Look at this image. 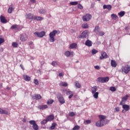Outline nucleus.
Here are the masks:
<instances>
[{"label": "nucleus", "instance_id": "0eeeda50", "mask_svg": "<svg viewBox=\"0 0 130 130\" xmlns=\"http://www.w3.org/2000/svg\"><path fill=\"white\" fill-rule=\"evenodd\" d=\"M92 16L90 14H87L85 16L82 17L84 21H88L91 19Z\"/></svg>", "mask_w": 130, "mask_h": 130}, {"label": "nucleus", "instance_id": "49530a36", "mask_svg": "<svg viewBox=\"0 0 130 130\" xmlns=\"http://www.w3.org/2000/svg\"><path fill=\"white\" fill-rule=\"evenodd\" d=\"M97 35H99L100 36H104V35H105V32L103 31H100L99 32V34H97Z\"/></svg>", "mask_w": 130, "mask_h": 130}, {"label": "nucleus", "instance_id": "f257e3e1", "mask_svg": "<svg viewBox=\"0 0 130 130\" xmlns=\"http://www.w3.org/2000/svg\"><path fill=\"white\" fill-rule=\"evenodd\" d=\"M110 80L109 77H99L97 78V82L101 83L108 82Z\"/></svg>", "mask_w": 130, "mask_h": 130}, {"label": "nucleus", "instance_id": "2f4dec72", "mask_svg": "<svg viewBox=\"0 0 130 130\" xmlns=\"http://www.w3.org/2000/svg\"><path fill=\"white\" fill-rule=\"evenodd\" d=\"M53 103H54V100L52 99H50L48 100V102H47V104H48V105H52Z\"/></svg>", "mask_w": 130, "mask_h": 130}, {"label": "nucleus", "instance_id": "9d476101", "mask_svg": "<svg viewBox=\"0 0 130 130\" xmlns=\"http://www.w3.org/2000/svg\"><path fill=\"white\" fill-rule=\"evenodd\" d=\"M28 38L27 36L26 35V34L23 33L20 35V41H26Z\"/></svg>", "mask_w": 130, "mask_h": 130}, {"label": "nucleus", "instance_id": "f8f14e48", "mask_svg": "<svg viewBox=\"0 0 130 130\" xmlns=\"http://www.w3.org/2000/svg\"><path fill=\"white\" fill-rule=\"evenodd\" d=\"M122 109L125 110L126 112H127L130 109V106L128 105L124 104L122 105Z\"/></svg>", "mask_w": 130, "mask_h": 130}, {"label": "nucleus", "instance_id": "473e14b6", "mask_svg": "<svg viewBox=\"0 0 130 130\" xmlns=\"http://www.w3.org/2000/svg\"><path fill=\"white\" fill-rule=\"evenodd\" d=\"M71 53L69 51H67L64 52V55L67 56V57H69L70 56Z\"/></svg>", "mask_w": 130, "mask_h": 130}, {"label": "nucleus", "instance_id": "f03ea898", "mask_svg": "<svg viewBox=\"0 0 130 130\" xmlns=\"http://www.w3.org/2000/svg\"><path fill=\"white\" fill-rule=\"evenodd\" d=\"M57 33V31L56 30H54L53 31L50 32V34L49 35L50 36V42H54L55 39L54 37Z\"/></svg>", "mask_w": 130, "mask_h": 130}, {"label": "nucleus", "instance_id": "8fccbe9b", "mask_svg": "<svg viewBox=\"0 0 130 130\" xmlns=\"http://www.w3.org/2000/svg\"><path fill=\"white\" fill-rule=\"evenodd\" d=\"M67 94L68 95H72V94H73V92L71 91H67Z\"/></svg>", "mask_w": 130, "mask_h": 130}, {"label": "nucleus", "instance_id": "0e129e2a", "mask_svg": "<svg viewBox=\"0 0 130 130\" xmlns=\"http://www.w3.org/2000/svg\"><path fill=\"white\" fill-rule=\"evenodd\" d=\"M63 76V73H59V77H62Z\"/></svg>", "mask_w": 130, "mask_h": 130}, {"label": "nucleus", "instance_id": "bf43d9fd", "mask_svg": "<svg viewBox=\"0 0 130 130\" xmlns=\"http://www.w3.org/2000/svg\"><path fill=\"white\" fill-rule=\"evenodd\" d=\"M17 27V25H13L12 26L11 28L12 29H15Z\"/></svg>", "mask_w": 130, "mask_h": 130}, {"label": "nucleus", "instance_id": "7c9ffc66", "mask_svg": "<svg viewBox=\"0 0 130 130\" xmlns=\"http://www.w3.org/2000/svg\"><path fill=\"white\" fill-rule=\"evenodd\" d=\"M39 12L41 14H45L47 12V10L46 9H41Z\"/></svg>", "mask_w": 130, "mask_h": 130}, {"label": "nucleus", "instance_id": "5701e85b", "mask_svg": "<svg viewBox=\"0 0 130 130\" xmlns=\"http://www.w3.org/2000/svg\"><path fill=\"white\" fill-rule=\"evenodd\" d=\"M77 44L76 43H73L72 44H71L70 46H69V48L70 49H73V48H75L77 46Z\"/></svg>", "mask_w": 130, "mask_h": 130}, {"label": "nucleus", "instance_id": "7ed1b4c3", "mask_svg": "<svg viewBox=\"0 0 130 130\" xmlns=\"http://www.w3.org/2000/svg\"><path fill=\"white\" fill-rule=\"evenodd\" d=\"M57 99H58L60 104L63 105L65 103L64 99L61 93H58V94H57Z\"/></svg>", "mask_w": 130, "mask_h": 130}, {"label": "nucleus", "instance_id": "a18cd8bd", "mask_svg": "<svg viewBox=\"0 0 130 130\" xmlns=\"http://www.w3.org/2000/svg\"><path fill=\"white\" fill-rule=\"evenodd\" d=\"M119 111H120V108H119V107H115V108H114V112H115V113H118V112H119Z\"/></svg>", "mask_w": 130, "mask_h": 130}, {"label": "nucleus", "instance_id": "c85d7f7f", "mask_svg": "<svg viewBox=\"0 0 130 130\" xmlns=\"http://www.w3.org/2000/svg\"><path fill=\"white\" fill-rule=\"evenodd\" d=\"M75 87L77 88H81V85L79 83L78 81H76L75 82Z\"/></svg>", "mask_w": 130, "mask_h": 130}, {"label": "nucleus", "instance_id": "423d86ee", "mask_svg": "<svg viewBox=\"0 0 130 130\" xmlns=\"http://www.w3.org/2000/svg\"><path fill=\"white\" fill-rule=\"evenodd\" d=\"M88 34V31L87 30H84L83 32H82L80 35H79L78 37V39H80V38H82V39H84V38H86V36Z\"/></svg>", "mask_w": 130, "mask_h": 130}, {"label": "nucleus", "instance_id": "393cba45", "mask_svg": "<svg viewBox=\"0 0 130 130\" xmlns=\"http://www.w3.org/2000/svg\"><path fill=\"white\" fill-rule=\"evenodd\" d=\"M93 97L95 99H98V98H99V92H95L93 93Z\"/></svg>", "mask_w": 130, "mask_h": 130}, {"label": "nucleus", "instance_id": "69168bd1", "mask_svg": "<svg viewBox=\"0 0 130 130\" xmlns=\"http://www.w3.org/2000/svg\"><path fill=\"white\" fill-rule=\"evenodd\" d=\"M20 68H21V69H22V70L24 71V68L22 64H20Z\"/></svg>", "mask_w": 130, "mask_h": 130}, {"label": "nucleus", "instance_id": "6e6552de", "mask_svg": "<svg viewBox=\"0 0 130 130\" xmlns=\"http://www.w3.org/2000/svg\"><path fill=\"white\" fill-rule=\"evenodd\" d=\"M122 71L125 74H127L130 72V66L129 65H126L125 67H123L122 69Z\"/></svg>", "mask_w": 130, "mask_h": 130}, {"label": "nucleus", "instance_id": "c03bdc74", "mask_svg": "<svg viewBox=\"0 0 130 130\" xmlns=\"http://www.w3.org/2000/svg\"><path fill=\"white\" fill-rule=\"evenodd\" d=\"M91 123V120H86L85 121H84V124L85 125H88V124H89Z\"/></svg>", "mask_w": 130, "mask_h": 130}, {"label": "nucleus", "instance_id": "f704fd0d", "mask_svg": "<svg viewBox=\"0 0 130 130\" xmlns=\"http://www.w3.org/2000/svg\"><path fill=\"white\" fill-rule=\"evenodd\" d=\"M128 97V95H125V96H124L122 98L121 101H122V102H124V103H125L126 102V101L127 100V98Z\"/></svg>", "mask_w": 130, "mask_h": 130}, {"label": "nucleus", "instance_id": "20e7f679", "mask_svg": "<svg viewBox=\"0 0 130 130\" xmlns=\"http://www.w3.org/2000/svg\"><path fill=\"white\" fill-rule=\"evenodd\" d=\"M108 123L107 122H105V121L99 120L96 122L95 125L97 127H101L104 126L105 124H107Z\"/></svg>", "mask_w": 130, "mask_h": 130}, {"label": "nucleus", "instance_id": "6ab92c4d", "mask_svg": "<svg viewBox=\"0 0 130 130\" xmlns=\"http://www.w3.org/2000/svg\"><path fill=\"white\" fill-rule=\"evenodd\" d=\"M112 8V6L110 5H104L103 6V9H107L109 11L111 10Z\"/></svg>", "mask_w": 130, "mask_h": 130}, {"label": "nucleus", "instance_id": "680f3d73", "mask_svg": "<svg viewBox=\"0 0 130 130\" xmlns=\"http://www.w3.org/2000/svg\"><path fill=\"white\" fill-rule=\"evenodd\" d=\"M26 119H25V116H24V118H23L22 119V122L25 123V122H26Z\"/></svg>", "mask_w": 130, "mask_h": 130}, {"label": "nucleus", "instance_id": "4c0bfd02", "mask_svg": "<svg viewBox=\"0 0 130 130\" xmlns=\"http://www.w3.org/2000/svg\"><path fill=\"white\" fill-rule=\"evenodd\" d=\"M98 51L95 50V49H93L91 50V54H96V53H98Z\"/></svg>", "mask_w": 130, "mask_h": 130}, {"label": "nucleus", "instance_id": "ea45409f", "mask_svg": "<svg viewBox=\"0 0 130 130\" xmlns=\"http://www.w3.org/2000/svg\"><path fill=\"white\" fill-rule=\"evenodd\" d=\"M61 85L63 87H67L68 86V84L66 82H61Z\"/></svg>", "mask_w": 130, "mask_h": 130}, {"label": "nucleus", "instance_id": "aec40b11", "mask_svg": "<svg viewBox=\"0 0 130 130\" xmlns=\"http://www.w3.org/2000/svg\"><path fill=\"white\" fill-rule=\"evenodd\" d=\"M97 91V86H93L91 87V93L92 94H94Z\"/></svg>", "mask_w": 130, "mask_h": 130}, {"label": "nucleus", "instance_id": "79ce46f5", "mask_svg": "<svg viewBox=\"0 0 130 130\" xmlns=\"http://www.w3.org/2000/svg\"><path fill=\"white\" fill-rule=\"evenodd\" d=\"M29 123L30 125H34L36 123V121L34 120H31L29 121Z\"/></svg>", "mask_w": 130, "mask_h": 130}, {"label": "nucleus", "instance_id": "3c124183", "mask_svg": "<svg viewBox=\"0 0 130 130\" xmlns=\"http://www.w3.org/2000/svg\"><path fill=\"white\" fill-rule=\"evenodd\" d=\"M18 44L17 43L15 42H13L12 43V46H13V47H18Z\"/></svg>", "mask_w": 130, "mask_h": 130}, {"label": "nucleus", "instance_id": "864d4df0", "mask_svg": "<svg viewBox=\"0 0 130 130\" xmlns=\"http://www.w3.org/2000/svg\"><path fill=\"white\" fill-rule=\"evenodd\" d=\"M8 12L9 13H11L13 11V8L12 7H10L9 9H8Z\"/></svg>", "mask_w": 130, "mask_h": 130}, {"label": "nucleus", "instance_id": "b1692460", "mask_svg": "<svg viewBox=\"0 0 130 130\" xmlns=\"http://www.w3.org/2000/svg\"><path fill=\"white\" fill-rule=\"evenodd\" d=\"M23 78L25 81H30L31 80V78L27 75L23 76Z\"/></svg>", "mask_w": 130, "mask_h": 130}, {"label": "nucleus", "instance_id": "9b49d317", "mask_svg": "<svg viewBox=\"0 0 130 130\" xmlns=\"http://www.w3.org/2000/svg\"><path fill=\"white\" fill-rule=\"evenodd\" d=\"M42 98L41 95L39 94H35V96H32V100H36V101H39L41 100V99Z\"/></svg>", "mask_w": 130, "mask_h": 130}, {"label": "nucleus", "instance_id": "1a4fd4ad", "mask_svg": "<svg viewBox=\"0 0 130 130\" xmlns=\"http://www.w3.org/2000/svg\"><path fill=\"white\" fill-rule=\"evenodd\" d=\"M107 118L106 116L100 115H99V118L100 121H104L105 122H109V120L108 119H106Z\"/></svg>", "mask_w": 130, "mask_h": 130}, {"label": "nucleus", "instance_id": "58836bf2", "mask_svg": "<svg viewBox=\"0 0 130 130\" xmlns=\"http://www.w3.org/2000/svg\"><path fill=\"white\" fill-rule=\"evenodd\" d=\"M81 26L83 28H87L89 27V25L87 23H85V24H82Z\"/></svg>", "mask_w": 130, "mask_h": 130}, {"label": "nucleus", "instance_id": "13d9d810", "mask_svg": "<svg viewBox=\"0 0 130 130\" xmlns=\"http://www.w3.org/2000/svg\"><path fill=\"white\" fill-rule=\"evenodd\" d=\"M8 113V112L6 110H3V112H2V114H6L7 115Z\"/></svg>", "mask_w": 130, "mask_h": 130}, {"label": "nucleus", "instance_id": "c9c22d12", "mask_svg": "<svg viewBox=\"0 0 130 130\" xmlns=\"http://www.w3.org/2000/svg\"><path fill=\"white\" fill-rule=\"evenodd\" d=\"M110 90L112 92H115L117 89L115 87L111 86L110 87Z\"/></svg>", "mask_w": 130, "mask_h": 130}, {"label": "nucleus", "instance_id": "774afa93", "mask_svg": "<svg viewBox=\"0 0 130 130\" xmlns=\"http://www.w3.org/2000/svg\"><path fill=\"white\" fill-rule=\"evenodd\" d=\"M0 51L1 52H3L4 51V49L3 48H1Z\"/></svg>", "mask_w": 130, "mask_h": 130}, {"label": "nucleus", "instance_id": "2eb2a0df", "mask_svg": "<svg viewBox=\"0 0 130 130\" xmlns=\"http://www.w3.org/2000/svg\"><path fill=\"white\" fill-rule=\"evenodd\" d=\"M48 108V106L47 105H40L39 107H38V108L39 109L41 110H44Z\"/></svg>", "mask_w": 130, "mask_h": 130}, {"label": "nucleus", "instance_id": "de8ad7c7", "mask_svg": "<svg viewBox=\"0 0 130 130\" xmlns=\"http://www.w3.org/2000/svg\"><path fill=\"white\" fill-rule=\"evenodd\" d=\"M5 42V39L4 38H0V45Z\"/></svg>", "mask_w": 130, "mask_h": 130}, {"label": "nucleus", "instance_id": "cd10ccee", "mask_svg": "<svg viewBox=\"0 0 130 130\" xmlns=\"http://www.w3.org/2000/svg\"><path fill=\"white\" fill-rule=\"evenodd\" d=\"M32 128H34V130H38L39 129V127L38 125L36 123V124L32 125Z\"/></svg>", "mask_w": 130, "mask_h": 130}, {"label": "nucleus", "instance_id": "a19ab883", "mask_svg": "<svg viewBox=\"0 0 130 130\" xmlns=\"http://www.w3.org/2000/svg\"><path fill=\"white\" fill-rule=\"evenodd\" d=\"M111 18L114 19H116L117 18H118V16L116 14H111Z\"/></svg>", "mask_w": 130, "mask_h": 130}, {"label": "nucleus", "instance_id": "e433bc0d", "mask_svg": "<svg viewBox=\"0 0 130 130\" xmlns=\"http://www.w3.org/2000/svg\"><path fill=\"white\" fill-rule=\"evenodd\" d=\"M78 4V2H71L70 3V5H72V6H76Z\"/></svg>", "mask_w": 130, "mask_h": 130}, {"label": "nucleus", "instance_id": "5fc2aeb1", "mask_svg": "<svg viewBox=\"0 0 130 130\" xmlns=\"http://www.w3.org/2000/svg\"><path fill=\"white\" fill-rule=\"evenodd\" d=\"M75 115V114L74 112H71L70 113V114H69V116H70V117H73V116H74Z\"/></svg>", "mask_w": 130, "mask_h": 130}, {"label": "nucleus", "instance_id": "a211bd4d", "mask_svg": "<svg viewBox=\"0 0 130 130\" xmlns=\"http://www.w3.org/2000/svg\"><path fill=\"white\" fill-rule=\"evenodd\" d=\"M100 31L101 29L99 26H95L93 29V32H95L96 35L99 34Z\"/></svg>", "mask_w": 130, "mask_h": 130}, {"label": "nucleus", "instance_id": "72a5a7b5", "mask_svg": "<svg viewBox=\"0 0 130 130\" xmlns=\"http://www.w3.org/2000/svg\"><path fill=\"white\" fill-rule=\"evenodd\" d=\"M80 129V126L79 125H76L73 127L72 130H79Z\"/></svg>", "mask_w": 130, "mask_h": 130}, {"label": "nucleus", "instance_id": "c756f323", "mask_svg": "<svg viewBox=\"0 0 130 130\" xmlns=\"http://www.w3.org/2000/svg\"><path fill=\"white\" fill-rule=\"evenodd\" d=\"M56 125V123L54 122V123H52V126H51L50 127V129H51V130L54 129V128H55Z\"/></svg>", "mask_w": 130, "mask_h": 130}, {"label": "nucleus", "instance_id": "4468645a", "mask_svg": "<svg viewBox=\"0 0 130 130\" xmlns=\"http://www.w3.org/2000/svg\"><path fill=\"white\" fill-rule=\"evenodd\" d=\"M108 56L107 55V53L104 52L101 54V56L100 57V59H104V58H108Z\"/></svg>", "mask_w": 130, "mask_h": 130}, {"label": "nucleus", "instance_id": "4d7b16f0", "mask_svg": "<svg viewBox=\"0 0 130 130\" xmlns=\"http://www.w3.org/2000/svg\"><path fill=\"white\" fill-rule=\"evenodd\" d=\"M78 8L80 9H83V7L80 4H79L78 5Z\"/></svg>", "mask_w": 130, "mask_h": 130}, {"label": "nucleus", "instance_id": "603ef678", "mask_svg": "<svg viewBox=\"0 0 130 130\" xmlns=\"http://www.w3.org/2000/svg\"><path fill=\"white\" fill-rule=\"evenodd\" d=\"M34 83H35V84L38 85L39 84V81L37 79L34 80Z\"/></svg>", "mask_w": 130, "mask_h": 130}, {"label": "nucleus", "instance_id": "a878e982", "mask_svg": "<svg viewBox=\"0 0 130 130\" xmlns=\"http://www.w3.org/2000/svg\"><path fill=\"white\" fill-rule=\"evenodd\" d=\"M118 15L119 17H122L124 16L125 14V11H120L119 13H118Z\"/></svg>", "mask_w": 130, "mask_h": 130}, {"label": "nucleus", "instance_id": "dca6fc26", "mask_svg": "<svg viewBox=\"0 0 130 130\" xmlns=\"http://www.w3.org/2000/svg\"><path fill=\"white\" fill-rule=\"evenodd\" d=\"M85 45L86 46H88V47H90V46H92V42L91 41H90L89 40H87L85 41Z\"/></svg>", "mask_w": 130, "mask_h": 130}, {"label": "nucleus", "instance_id": "4be33fe9", "mask_svg": "<svg viewBox=\"0 0 130 130\" xmlns=\"http://www.w3.org/2000/svg\"><path fill=\"white\" fill-rule=\"evenodd\" d=\"M111 67H113L114 68H116L117 67V63L116 61L114 60H111Z\"/></svg>", "mask_w": 130, "mask_h": 130}, {"label": "nucleus", "instance_id": "ddd939ff", "mask_svg": "<svg viewBox=\"0 0 130 130\" xmlns=\"http://www.w3.org/2000/svg\"><path fill=\"white\" fill-rule=\"evenodd\" d=\"M46 119L48 122L53 121L54 119V115L53 114L50 115Z\"/></svg>", "mask_w": 130, "mask_h": 130}, {"label": "nucleus", "instance_id": "e2e57ef3", "mask_svg": "<svg viewBox=\"0 0 130 130\" xmlns=\"http://www.w3.org/2000/svg\"><path fill=\"white\" fill-rule=\"evenodd\" d=\"M73 96V94L70 95L69 96L68 98H69V99H71Z\"/></svg>", "mask_w": 130, "mask_h": 130}, {"label": "nucleus", "instance_id": "39448f33", "mask_svg": "<svg viewBox=\"0 0 130 130\" xmlns=\"http://www.w3.org/2000/svg\"><path fill=\"white\" fill-rule=\"evenodd\" d=\"M35 36L36 37H39V38H42L46 35L45 31H42L41 32H36L34 33Z\"/></svg>", "mask_w": 130, "mask_h": 130}, {"label": "nucleus", "instance_id": "37998d69", "mask_svg": "<svg viewBox=\"0 0 130 130\" xmlns=\"http://www.w3.org/2000/svg\"><path fill=\"white\" fill-rule=\"evenodd\" d=\"M48 121H47V120L46 119H44L43 121H41V124H46Z\"/></svg>", "mask_w": 130, "mask_h": 130}, {"label": "nucleus", "instance_id": "338daca9", "mask_svg": "<svg viewBox=\"0 0 130 130\" xmlns=\"http://www.w3.org/2000/svg\"><path fill=\"white\" fill-rule=\"evenodd\" d=\"M30 2L34 4L36 3V0H30Z\"/></svg>", "mask_w": 130, "mask_h": 130}, {"label": "nucleus", "instance_id": "bb28decb", "mask_svg": "<svg viewBox=\"0 0 130 130\" xmlns=\"http://www.w3.org/2000/svg\"><path fill=\"white\" fill-rule=\"evenodd\" d=\"M36 19H37V20H38V21H41L43 19V17L35 16V17H34V20H36Z\"/></svg>", "mask_w": 130, "mask_h": 130}, {"label": "nucleus", "instance_id": "6e6d98bb", "mask_svg": "<svg viewBox=\"0 0 130 130\" xmlns=\"http://www.w3.org/2000/svg\"><path fill=\"white\" fill-rule=\"evenodd\" d=\"M94 68L95 70H100L101 69V67L98 65L94 66Z\"/></svg>", "mask_w": 130, "mask_h": 130}, {"label": "nucleus", "instance_id": "412c9836", "mask_svg": "<svg viewBox=\"0 0 130 130\" xmlns=\"http://www.w3.org/2000/svg\"><path fill=\"white\" fill-rule=\"evenodd\" d=\"M35 16L31 14L30 13L27 14V19H29V20H34V17Z\"/></svg>", "mask_w": 130, "mask_h": 130}, {"label": "nucleus", "instance_id": "052dcab7", "mask_svg": "<svg viewBox=\"0 0 130 130\" xmlns=\"http://www.w3.org/2000/svg\"><path fill=\"white\" fill-rule=\"evenodd\" d=\"M125 104V103H124V102L121 100V101L120 102V103L119 104V105L120 106L123 105V104Z\"/></svg>", "mask_w": 130, "mask_h": 130}, {"label": "nucleus", "instance_id": "f3484780", "mask_svg": "<svg viewBox=\"0 0 130 130\" xmlns=\"http://www.w3.org/2000/svg\"><path fill=\"white\" fill-rule=\"evenodd\" d=\"M0 19H1V21L3 23H6L8 22L6 18L3 15L1 16Z\"/></svg>", "mask_w": 130, "mask_h": 130}, {"label": "nucleus", "instance_id": "09e8293b", "mask_svg": "<svg viewBox=\"0 0 130 130\" xmlns=\"http://www.w3.org/2000/svg\"><path fill=\"white\" fill-rule=\"evenodd\" d=\"M52 66H53V67H56L57 66V63L56 61H53V62H52Z\"/></svg>", "mask_w": 130, "mask_h": 130}]
</instances>
